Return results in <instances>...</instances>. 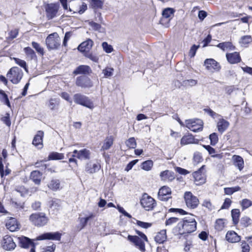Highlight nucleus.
<instances>
[{
	"label": "nucleus",
	"mask_w": 252,
	"mask_h": 252,
	"mask_svg": "<svg viewBox=\"0 0 252 252\" xmlns=\"http://www.w3.org/2000/svg\"><path fill=\"white\" fill-rule=\"evenodd\" d=\"M196 224L197 222L193 217L185 218L178 223L173 232L176 235L190 233L196 230Z\"/></svg>",
	"instance_id": "nucleus-1"
},
{
	"label": "nucleus",
	"mask_w": 252,
	"mask_h": 252,
	"mask_svg": "<svg viewBox=\"0 0 252 252\" xmlns=\"http://www.w3.org/2000/svg\"><path fill=\"white\" fill-rule=\"evenodd\" d=\"M29 220L33 225L39 227L47 224L49 220L44 213H33L30 215Z\"/></svg>",
	"instance_id": "nucleus-2"
},
{
	"label": "nucleus",
	"mask_w": 252,
	"mask_h": 252,
	"mask_svg": "<svg viewBox=\"0 0 252 252\" xmlns=\"http://www.w3.org/2000/svg\"><path fill=\"white\" fill-rule=\"evenodd\" d=\"M23 76V72L21 68L14 66L8 71L6 77L13 84H18Z\"/></svg>",
	"instance_id": "nucleus-3"
},
{
	"label": "nucleus",
	"mask_w": 252,
	"mask_h": 252,
	"mask_svg": "<svg viewBox=\"0 0 252 252\" xmlns=\"http://www.w3.org/2000/svg\"><path fill=\"white\" fill-rule=\"evenodd\" d=\"M46 44L49 50L58 49L61 45V38L57 32L49 34L46 39Z\"/></svg>",
	"instance_id": "nucleus-4"
},
{
	"label": "nucleus",
	"mask_w": 252,
	"mask_h": 252,
	"mask_svg": "<svg viewBox=\"0 0 252 252\" xmlns=\"http://www.w3.org/2000/svg\"><path fill=\"white\" fill-rule=\"evenodd\" d=\"M73 100L75 103L82 105L90 109L94 108V104L89 98L80 93H77L73 95Z\"/></svg>",
	"instance_id": "nucleus-5"
},
{
	"label": "nucleus",
	"mask_w": 252,
	"mask_h": 252,
	"mask_svg": "<svg viewBox=\"0 0 252 252\" xmlns=\"http://www.w3.org/2000/svg\"><path fill=\"white\" fill-rule=\"evenodd\" d=\"M140 203L142 206L146 211L152 210L157 205L156 200L147 193L143 194Z\"/></svg>",
	"instance_id": "nucleus-6"
},
{
	"label": "nucleus",
	"mask_w": 252,
	"mask_h": 252,
	"mask_svg": "<svg viewBox=\"0 0 252 252\" xmlns=\"http://www.w3.org/2000/svg\"><path fill=\"white\" fill-rule=\"evenodd\" d=\"M186 126L193 132L202 130L203 123L200 119H190L186 121Z\"/></svg>",
	"instance_id": "nucleus-7"
},
{
	"label": "nucleus",
	"mask_w": 252,
	"mask_h": 252,
	"mask_svg": "<svg viewBox=\"0 0 252 252\" xmlns=\"http://www.w3.org/2000/svg\"><path fill=\"white\" fill-rule=\"evenodd\" d=\"M184 198L187 206L190 209L196 208L199 203L198 198L190 191H186L185 193Z\"/></svg>",
	"instance_id": "nucleus-8"
},
{
	"label": "nucleus",
	"mask_w": 252,
	"mask_h": 252,
	"mask_svg": "<svg viewBox=\"0 0 252 252\" xmlns=\"http://www.w3.org/2000/svg\"><path fill=\"white\" fill-rule=\"evenodd\" d=\"M204 65L206 69L211 72H219L221 66L213 59H207L204 61Z\"/></svg>",
	"instance_id": "nucleus-9"
},
{
	"label": "nucleus",
	"mask_w": 252,
	"mask_h": 252,
	"mask_svg": "<svg viewBox=\"0 0 252 252\" xmlns=\"http://www.w3.org/2000/svg\"><path fill=\"white\" fill-rule=\"evenodd\" d=\"M76 86L82 88H90L93 87V83L91 79L86 76H80L76 78Z\"/></svg>",
	"instance_id": "nucleus-10"
},
{
	"label": "nucleus",
	"mask_w": 252,
	"mask_h": 252,
	"mask_svg": "<svg viewBox=\"0 0 252 252\" xmlns=\"http://www.w3.org/2000/svg\"><path fill=\"white\" fill-rule=\"evenodd\" d=\"M127 240L136 248H138L141 251H145V246L144 241L138 236H133L128 235L127 237Z\"/></svg>",
	"instance_id": "nucleus-11"
},
{
	"label": "nucleus",
	"mask_w": 252,
	"mask_h": 252,
	"mask_svg": "<svg viewBox=\"0 0 252 252\" xmlns=\"http://www.w3.org/2000/svg\"><path fill=\"white\" fill-rule=\"evenodd\" d=\"M59 7V5L58 3L48 4L45 7L47 18L52 19L56 17Z\"/></svg>",
	"instance_id": "nucleus-12"
},
{
	"label": "nucleus",
	"mask_w": 252,
	"mask_h": 252,
	"mask_svg": "<svg viewBox=\"0 0 252 252\" xmlns=\"http://www.w3.org/2000/svg\"><path fill=\"white\" fill-rule=\"evenodd\" d=\"M204 167L205 165H202L198 170L193 172L192 174L194 179V183L196 185H200L205 182V175L203 173Z\"/></svg>",
	"instance_id": "nucleus-13"
},
{
	"label": "nucleus",
	"mask_w": 252,
	"mask_h": 252,
	"mask_svg": "<svg viewBox=\"0 0 252 252\" xmlns=\"http://www.w3.org/2000/svg\"><path fill=\"white\" fill-rule=\"evenodd\" d=\"M171 190L170 188L167 186H163L159 189L158 198L161 201H167L169 198H171Z\"/></svg>",
	"instance_id": "nucleus-14"
},
{
	"label": "nucleus",
	"mask_w": 252,
	"mask_h": 252,
	"mask_svg": "<svg viewBox=\"0 0 252 252\" xmlns=\"http://www.w3.org/2000/svg\"><path fill=\"white\" fill-rule=\"evenodd\" d=\"M2 246L4 250L11 251L14 250L16 245L11 236L5 235L3 238Z\"/></svg>",
	"instance_id": "nucleus-15"
},
{
	"label": "nucleus",
	"mask_w": 252,
	"mask_h": 252,
	"mask_svg": "<svg viewBox=\"0 0 252 252\" xmlns=\"http://www.w3.org/2000/svg\"><path fill=\"white\" fill-rule=\"evenodd\" d=\"M61 235V233L59 232H47L43 233L39 236L37 238V240H42L47 239L52 240H60Z\"/></svg>",
	"instance_id": "nucleus-16"
},
{
	"label": "nucleus",
	"mask_w": 252,
	"mask_h": 252,
	"mask_svg": "<svg viewBox=\"0 0 252 252\" xmlns=\"http://www.w3.org/2000/svg\"><path fill=\"white\" fill-rule=\"evenodd\" d=\"M73 153L76 154V158L81 160H89L91 158V152L86 148L79 151L75 150Z\"/></svg>",
	"instance_id": "nucleus-17"
},
{
	"label": "nucleus",
	"mask_w": 252,
	"mask_h": 252,
	"mask_svg": "<svg viewBox=\"0 0 252 252\" xmlns=\"http://www.w3.org/2000/svg\"><path fill=\"white\" fill-rule=\"evenodd\" d=\"M226 58L228 62L231 64H235L241 62V59L239 52H234L231 53H227Z\"/></svg>",
	"instance_id": "nucleus-18"
},
{
	"label": "nucleus",
	"mask_w": 252,
	"mask_h": 252,
	"mask_svg": "<svg viewBox=\"0 0 252 252\" xmlns=\"http://www.w3.org/2000/svg\"><path fill=\"white\" fill-rule=\"evenodd\" d=\"M100 168V164L89 162L86 164L85 171L88 173L93 174L98 171Z\"/></svg>",
	"instance_id": "nucleus-19"
},
{
	"label": "nucleus",
	"mask_w": 252,
	"mask_h": 252,
	"mask_svg": "<svg viewBox=\"0 0 252 252\" xmlns=\"http://www.w3.org/2000/svg\"><path fill=\"white\" fill-rule=\"evenodd\" d=\"M93 44V41L91 39H88L79 45L78 49L82 52H88L92 48Z\"/></svg>",
	"instance_id": "nucleus-20"
},
{
	"label": "nucleus",
	"mask_w": 252,
	"mask_h": 252,
	"mask_svg": "<svg viewBox=\"0 0 252 252\" xmlns=\"http://www.w3.org/2000/svg\"><path fill=\"white\" fill-rule=\"evenodd\" d=\"M44 132L42 131H38L36 135L34 136L32 141V144L39 148H42L43 147V137Z\"/></svg>",
	"instance_id": "nucleus-21"
},
{
	"label": "nucleus",
	"mask_w": 252,
	"mask_h": 252,
	"mask_svg": "<svg viewBox=\"0 0 252 252\" xmlns=\"http://www.w3.org/2000/svg\"><path fill=\"white\" fill-rule=\"evenodd\" d=\"M226 240L229 243H236L241 240L240 236L234 231H229L225 236Z\"/></svg>",
	"instance_id": "nucleus-22"
},
{
	"label": "nucleus",
	"mask_w": 252,
	"mask_h": 252,
	"mask_svg": "<svg viewBox=\"0 0 252 252\" xmlns=\"http://www.w3.org/2000/svg\"><path fill=\"white\" fill-rule=\"evenodd\" d=\"M92 72L90 67L88 65H81L78 66L74 71L73 73L75 75L87 74Z\"/></svg>",
	"instance_id": "nucleus-23"
},
{
	"label": "nucleus",
	"mask_w": 252,
	"mask_h": 252,
	"mask_svg": "<svg viewBox=\"0 0 252 252\" xmlns=\"http://www.w3.org/2000/svg\"><path fill=\"white\" fill-rule=\"evenodd\" d=\"M6 226L10 231L14 232L19 229L17 220L13 218L9 219L6 223Z\"/></svg>",
	"instance_id": "nucleus-24"
},
{
	"label": "nucleus",
	"mask_w": 252,
	"mask_h": 252,
	"mask_svg": "<svg viewBox=\"0 0 252 252\" xmlns=\"http://www.w3.org/2000/svg\"><path fill=\"white\" fill-rule=\"evenodd\" d=\"M232 160L234 162V165L236 166L240 171H241L244 168V160L243 158L240 156L234 155L232 157Z\"/></svg>",
	"instance_id": "nucleus-25"
},
{
	"label": "nucleus",
	"mask_w": 252,
	"mask_h": 252,
	"mask_svg": "<svg viewBox=\"0 0 252 252\" xmlns=\"http://www.w3.org/2000/svg\"><path fill=\"white\" fill-rule=\"evenodd\" d=\"M20 246L24 248H29L33 245L32 241L28 237L22 236L18 238Z\"/></svg>",
	"instance_id": "nucleus-26"
},
{
	"label": "nucleus",
	"mask_w": 252,
	"mask_h": 252,
	"mask_svg": "<svg viewBox=\"0 0 252 252\" xmlns=\"http://www.w3.org/2000/svg\"><path fill=\"white\" fill-rule=\"evenodd\" d=\"M217 46L223 51L226 50L232 51L236 49L235 46L232 44V42L229 41L220 43Z\"/></svg>",
	"instance_id": "nucleus-27"
},
{
	"label": "nucleus",
	"mask_w": 252,
	"mask_h": 252,
	"mask_svg": "<svg viewBox=\"0 0 252 252\" xmlns=\"http://www.w3.org/2000/svg\"><path fill=\"white\" fill-rule=\"evenodd\" d=\"M229 126V123L228 121L223 119H220L219 120L217 124L218 131L220 133H222Z\"/></svg>",
	"instance_id": "nucleus-28"
},
{
	"label": "nucleus",
	"mask_w": 252,
	"mask_h": 252,
	"mask_svg": "<svg viewBox=\"0 0 252 252\" xmlns=\"http://www.w3.org/2000/svg\"><path fill=\"white\" fill-rule=\"evenodd\" d=\"M42 174L38 171H33L31 173L30 178L36 185H39Z\"/></svg>",
	"instance_id": "nucleus-29"
},
{
	"label": "nucleus",
	"mask_w": 252,
	"mask_h": 252,
	"mask_svg": "<svg viewBox=\"0 0 252 252\" xmlns=\"http://www.w3.org/2000/svg\"><path fill=\"white\" fill-rule=\"evenodd\" d=\"M167 239L166 230L163 229L158 232L155 238L156 242L159 244H162L166 241Z\"/></svg>",
	"instance_id": "nucleus-30"
},
{
	"label": "nucleus",
	"mask_w": 252,
	"mask_h": 252,
	"mask_svg": "<svg viewBox=\"0 0 252 252\" xmlns=\"http://www.w3.org/2000/svg\"><path fill=\"white\" fill-rule=\"evenodd\" d=\"M94 217V215L93 213H91L89 216L85 218H79L78 220L79 221V224L78 228L79 230H81L86 225L88 221Z\"/></svg>",
	"instance_id": "nucleus-31"
},
{
	"label": "nucleus",
	"mask_w": 252,
	"mask_h": 252,
	"mask_svg": "<svg viewBox=\"0 0 252 252\" xmlns=\"http://www.w3.org/2000/svg\"><path fill=\"white\" fill-rule=\"evenodd\" d=\"M60 181L59 180L57 179H52L48 185V187L54 191L60 189Z\"/></svg>",
	"instance_id": "nucleus-32"
},
{
	"label": "nucleus",
	"mask_w": 252,
	"mask_h": 252,
	"mask_svg": "<svg viewBox=\"0 0 252 252\" xmlns=\"http://www.w3.org/2000/svg\"><path fill=\"white\" fill-rule=\"evenodd\" d=\"M113 143V139L111 136L107 137L105 139L101 150H107L111 147Z\"/></svg>",
	"instance_id": "nucleus-33"
},
{
	"label": "nucleus",
	"mask_w": 252,
	"mask_h": 252,
	"mask_svg": "<svg viewBox=\"0 0 252 252\" xmlns=\"http://www.w3.org/2000/svg\"><path fill=\"white\" fill-rule=\"evenodd\" d=\"M194 140L195 139L192 135H189L182 138L181 140V144L182 145L191 144L194 143Z\"/></svg>",
	"instance_id": "nucleus-34"
},
{
	"label": "nucleus",
	"mask_w": 252,
	"mask_h": 252,
	"mask_svg": "<svg viewBox=\"0 0 252 252\" xmlns=\"http://www.w3.org/2000/svg\"><path fill=\"white\" fill-rule=\"evenodd\" d=\"M64 158V155L62 153L57 152H52L50 153L48 156L49 160H59Z\"/></svg>",
	"instance_id": "nucleus-35"
},
{
	"label": "nucleus",
	"mask_w": 252,
	"mask_h": 252,
	"mask_svg": "<svg viewBox=\"0 0 252 252\" xmlns=\"http://www.w3.org/2000/svg\"><path fill=\"white\" fill-rule=\"evenodd\" d=\"M231 216L232 220L234 224H236L238 223L239 217H240V211L239 209H235L231 210Z\"/></svg>",
	"instance_id": "nucleus-36"
},
{
	"label": "nucleus",
	"mask_w": 252,
	"mask_h": 252,
	"mask_svg": "<svg viewBox=\"0 0 252 252\" xmlns=\"http://www.w3.org/2000/svg\"><path fill=\"white\" fill-rule=\"evenodd\" d=\"M252 42V37L251 35H244L242 36L239 40V43L242 46H246L248 44Z\"/></svg>",
	"instance_id": "nucleus-37"
},
{
	"label": "nucleus",
	"mask_w": 252,
	"mask_h": 252,
	"mask_svg": "<svg viewBox=\"0 0 252 252\" xmlns=\"http://www.w3.org/2000/svg\"><path fill=\"white\" fill-rule=\"evenodd\" d=\"M60 104V101L57 98H51L49 100V102L48 103V107L51 110H54L56 107L58 106Z\"/></svg>",
	"instance_id": "nucleus-38"
},
{
	"label": "nucleus",
	"mask_w": 252,
	"mask_h": 252,
	"mask_svg": "<svg viewBox=\"0 0 252 252\" xmlns=\"http://www.w3.org/2000/svg\"><path fill=\"white\" fill-rule=\"evenodd\" d=\"M89 25L91 27L93 30L98 31L99 32H103L104 29L98 23L91 21L89 23Z\"/></svg>",
	"instance_id": "nucleus-39"
},
{
	"label": "nucleus",
	"mask_w": 252,
	"mask_h": 252,
	"mask_svg": "<svg viewBox=\"0 0 252 252\" xmlns=\"http://www.w3.org/2000/svg\"><path fill=\"white\" fill-rule=\"evenodd\" d=\"M175 10L171 8H166L162 11V16L165 18H168L173 16Z\"/></svg>",
	"instance_id": "nucleus-40"
},
{
	"label": "nucleus",
	"mask_w": 252,
	"mask_h": 252,
	"mask_svg": "<svg viewBox=\"0 0 252 252\" xmlns=\"http://www.w3.org/2000/svg\"><path fill=\"white\" fill-rule=\"evenodd\" d=\"M215 229L218 231H221L224 227V220L222 219H218L215 223Z\"/></svg>",
	"instance_id": "nucleus-41"
},
{
	"label": "nucleus",
	"mask_w": 252,
	"mask_h": 252,
	"mask_svg": "<svg viewBox=\"0 0 252 252\" xmlns=\"http://www.w3.org/2000/svg\"><path fill=\"white\" fill-rule=\"evenodd\" d=\"M240 189V187L237 186L232 188H225L224 189V191L225 194L231 195L234 192L239 191Z\"/></svg>",
	"instance_id": "nucleus-42"
},
{
	"label": "nucleus",
	"mask_w": 252,
	"mask_h": 252,
	"mask_svg": "<svg viewBox=\"0 0 252 252\" xmlns=\"http://www.w3.org/2000/svg\"><path fill=\"white\" fill-rule=\"evenodd\" d=\"M203 147L209 152L210 155H212V157H217L220 158L221 156L220 154L214 155L216 153V150L214 148H212L209 145H203Z\"/></svg>",
	"instance_id": "nucleus-43"
},
{
	"label": "nucleus",
	"mask_w": 252,
	"mask_h": 252,
	"mask_svg": "<svg viewBox=\"0 0 252 252\" xmlns=\"http://www.w3.org/2000/svg\"><path fill=\"white\" fill-rule=\"evenodd\" d=\"M153 165V162L151 160H146L142 163V168L146 171H149Z\"/></svg>",
	"instance_id": "nucleus-44"
},
{
	"label": "nucleus",
	"mask_w": 252,
	"mask_h": 252,
	"mask_svg": "<svg viewBox=\"0 0 252 252\" xmlns=\"http://www.w3.org/2000/svg\"><path fill=\"white\" fill-rule=\"evenodd\" d=\"M241 224L244 227H246L252 224V220L248 217H244L241 220Z\"/></svg>",
	"instance_id": "nucleus-45"
},
{
	"label": "nucleus",
	"mask_w": 252,
	"mask_h": 252,
	"mask_svg": "<svg viewBox=\"0 0 252 252\" xmlns=\"http://www.w3.org/2000/svg\"><path fill=\"white\" fill-rule=\"evenodd\" d=\"M32 45L33 48L35 49L36 52L41 55H43L44 52L43 48L41 47L39 44L38 43L33 41L32 43Z\"/></svg>",
	"instance_id": "nucleus-46"
},
{
	"label": "nucleus",
	"mask_w": 252,
	"mask_h": 252,
	"mask_svg": "<svg viewBox=\"0 0 252 252\" xmlns=\"http://www.w3.org/2000/svg\"><path fill=\"white\" fill-rule=\"evenodd\" d=\"M126 144L129 148L134 149L136 146V142L134 137H131L126 141Z\"/></svg>",
	"instance_id": "nucleus-47"
},
{
	"label": "nucleus",
	"mask_w": 252,
	"mask_h": 252,
	"mask_svg": "<svg viewBox=\"0 0 252 252\" xmlns=\"http://www.w3.org/2000/svg\"><path fill=\"white\" fill-rule=\"evenodd\" d=\"M13 60L17 64L20 65L21 67H23L26 72L28 71L27 63L25 61L16 58H14Z\"/></svg>",
	"instance_id": "nucleus-48"
},
{
	"label": "nucleus",
	"mask_w": 252,
	"mask_h": 252,
	"mask_svg": "<svg viewBox=\"0 0 252 252\" xmlns=\"http://www.w3.org/2000/svg\"><path fill=\"white\" fill-rule=\"evenodd\" d=\"M243 210L246 209L252 205V201L248 199H244L241 203Z\"/></svg>",
	"instance_id": "nucleus-49"
},
{
	"label": "nucleus",
	"mask_w": 252,
	"mask_h": 252,
	"mask_svg": "<svg viewBox=\"0 0 252 252\" xmlns=\"http://www.w3.org/2000/svg\"><path fill=\"white\" fill-rule=\"evenodd\" d=\"M172 172L169 170H165L162 171L160 174V177L162 180H166L169 179L170 177L171 176Z\"/></svg>",
	"instance_id": "nucleus-50"
},
{
	"label": "nucleus",
	"mask_w": 252,
	"mask_h": 252,
	"mask_svg": "<svg viewBox=\"0 0 252 252\" xmlns=\"http://www.w3.org/2000/svg\"><path fill=\"white\" fill-rule=\"evenodd\" d=\"M102 47L103 50L107 53H110L113 50L112 46L111 45L108 44L106 42H103L102 43Z\"/></svg>",
	"instance_id": "nucleus-51"
},
{
	"label": "nucleus",
	"mask_w": 252,
	"mask_h": 252,
	"mask_svg": "<svg viewBox=\"0 0 252 252\" xmlns=\"http://www.w3.org/2000/svg\"><path fill=\"white\" fill-rule=\"evenodd\" d=\"M114 69L111 67H106L102 70L105 77H109L113 75Z\"/></svg>",
	"instance_id": "nucleus-52"
},
{
	"label": "nucleus",
	"mask_w": 252,
	"mask_h": 252,
	"mask_svg": "<svg viewBox=\"0 0 252 252\" xmlns=\"http://www.w3.org/2000/svg\"><path fill=\"white\" fill-rule=\"evenodd\" d=\"M210 143L212 145H215L218 142V137L216 133H213L209 136Z\"/></svg>",
	"instance_id": "nucleus-53"
},
{
	"label": "nucleus",
	"mask_w": 252,
	"mask_h": 252,
	"mask_svg": "<svg viewBox=\"0 0 252 252\" xmlns=\"http://www.w3.org/2000/svg\"><path fill=\"white\" fill-rule=\"evenodd\" d=\"M183 83L185 86L192 87L197 84V81L194 79L186 80L183 81Z\"/></svg>",
	"instance_id": "nucleus-54"
},
{
	"label": "nucleus",
	"mask_w": 252,
	"mask_h": 252,
	"mask_svg": "<svg viewBox=\"0 0 252 252\" xmlns=\"http://www.w3.org/2000/svg\"><path fill=\"white\" fill-rule=\"evenodd\" d=\"M202 205V206L207 208L210 211H211L214 209V206L212 205L210 200L208 199L204 200Z\"/></svg>",
	"instance_id": "nucleus-55"
},
{
	"label": "nucleus",
	"mask_w": 252,
	"mask_h": 252,
	"mask_svg": "<svg viewBox=\"0 0 252 252\" xmlns=\"http://www.w3.org/2000/svg\"><path fill=\"white\" fill-rule=\"evenodd\" d=\"M15 190L19 192L21 196H24L28 193V190L24 186H18L15 188Z\"/></svg>",
	"instance_id": "nucleus-56"
},
{
	"label": "nucleus",
	"mask_w": 252,
	"mask_h": 252,
	"mask_svg": "<svg viewBox=\"0 0 252 252\" xmlns=\"http://www.w3.org/2000/svg\"><path fill=\"white\" fill-rule=\"evenodd\" d=\"M85 56L87 58H89V59H90L91 60H92V61H93L94 62H95V63L98 62V57L92 53H89L88 52L87 53H86L85 54Z\"/></svg>",
	"instance_id": "nucleus-57"
},
{
	"label": "nucleus",
	"mask_w": 252,
	"mask_h": 252,
	"mask_svg": "<svg viewBox=\"0 0 252 252\" xmlns=\"http://www.w3.org/2000/svg\"><path fill=\"white\" fill-rule=\"evenodd\" d=\"M24 51L25 53L30 56L32 58L35 56V53L34 51L30 47H27L24 48Z\"/></svg>",
	"instance_id": "nucleus-58"
},
{
	"label": "nucleus",
	"mask_w": 252,
	"mask_h": 252,
	"mask_svg": "<svg viewBox=\"0 0 252 252\" xmlns=\"http://www.w3.org/2000/svg\"><path fill=\"white\" fill-rule=\"evenodd\" d=\"M136 224L139 226L143 228H148L152 226V223L149 222H145L140 220H137Z\"/></svg>",
	"instance_id": "nucleus-59"
},
{
	"label": "nucleus",
	"mask_w": 252,
	"mask_h": 252,
	"mask_svg": "<svg viewBox=\"0 0 252 252\" xmlns=\"http://www.w3.org/2000/svg\"><path fill=\"white\" fill-rule=\"evenodd\" d=\"M18 32V30L17 29H14L8 33L9 36L8 39L9 40H12L15 38L17 36Z\"/></svg>",
	"instance_id": "nucleus-60"
},
{
	"label": "nucleus",
	"mask_w": 252,
	"mask_h": 252,
	"mask_svg": "<svg viewBox=\"0 0 252 252\" xmlns=\"http://www.w3.org/2000/svg\"><path fill=\"white\" fill-rule=\"evenodd\" d=\"M241 247L242 252H250V246L245 241L241 242Z\"/></svg>",
	"instance_id": "nucleus-61"
},
{
	"label": "nucleus",
	"mask_w": 252,
	"mask_h": 252,
	"mask_svg": "<svg viewBox=\"0 0 252 252\" xmlns=\"http://www.w3.org/2000/svg\"><path fill=\"white\" fill-rule=\"evenodd\" d=\"M179 219L177 218L172 217L168 219L165 221L166 226L172 225V224L176 223Z\"/></svg>",
	"instance_id": "nucleus-62"
},
{
	"label": "nucleus",
	"mask_w": 252,
	"mask_h": 252,
	"mask_svg": "<svg viewBox=\"0 0 252 252\" xmlns=\"http://www.w3.org/2000/svg\"><path fill=\"white\" fill-rule=\"evenodd\" d=\"M204 110L205 112H206L208 114H209L213 118H216L220 116V115L216 113L210 108H206L204 109Z\"/></svg>",
	"instance_id": "nucleus-63"
},
{
	"label": "nucleus",
	"mask_w": 252,
	"mask_h": 252,
	"mask_svg": "<svg viewBox=\"0 0 252 252\" xmlns=\"http://www.w3.org/2000/svg\"><path fill=\"white\" fill-rule=\"evenodd\" d=\"M232 203L231 200L229 198H226L221 207V209H228Z\"/></svg>",
	"instance_id": "nucleus-64"
}]
</instances>
